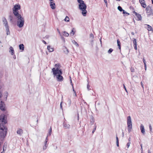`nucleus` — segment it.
Instances as JSON below:
<instances>
[{
  "mask_svg": "<svg viewBox=\"0 0 153 153\" xmlns=\"http://www.w3.org/2000/svg\"><path fill=\"white\" fill-rule=\"evenodd\" d=\"M8 115L7 111L4 112L0 116V137L3 139L7 134V128L5 125L7 123V117Z\"/></svg>",
  "mask_w": 153,
  "mask_h": 153,
  "instance_id": "nucleus-1",
  "label": "nucleus"
},
{
  "mask_svg": "<svg viewBox=\"0 0 153 153\" xmlns=\"http://www.w3.org/2000/svg\"><path fill=\"white\" fill-rule=\"evenodd\" d=\"M13 14L17 18L18 21L17 22V26L19 27H22L24 25V20L23 17H22L18 11H16L13 12Z\"/></svg>",
  "mask_w": 153,
  "mask_h": 153,
  "instance_id": "nucleus-2",
  "label": "nucleus"
},
{
  "mask_svg": "<svg viewBox=\"0 0 153 153\" xmlns=\"http://www.w3.org/2000/svg\"><path fill=\"white\" fill-rule=\"evenodd\" d=\"M79 8L82 10V14L84 16H85L87 13V11L86 10L87 6L86 4L85 3L82 4L81 5H79Z\"/></svg>",
  "mask_w": 153,
  "mask_h": 153,
  "instance_id": "nucleus-3",
  "label": "nucleus"
},
{
  "mask_svg": "<svg viewBox=\"0 0 153 153\" xmlns=\"http://www.w3.org/2000/svg\"><path fill=\"white\" fill-rule=\"evenodd\" d=\"M127 119L128 130V132L130 133L132 129V124L131 117L130 116H128Z\"/></svg>",
  "mask_w": 153,
  "mask_h": 153,
  "instance_id": "nucleus-4",
  "label": "nucleus"
},
{
  "mask_svg": "<svg viewBox=\"0 0 153 153\" xmlns=\"http://www.w3.org/2000/svg\"><path fill=\"white\" fill-rule=\"evenodd\" d=\"M59 66L60 64L59 63L56 64L55 66L56 68L55 69L54 68L52 69V71L53 72V74L54 76H56L58 73V71H59L60 70L59 69Z\"/></svg>",
  "mask_w": 153,
  "mask_h": 153,
  "instance_id": "nucleus-5",
  "label": "nucleus"
},
{
  "mask_svg": "<svg viewBox=\"0 0 153 153\" xmlns=\"http://www.w3.org/2000/svg\"><path fill=\"white\" fill-rule=\"evenodd\" d=\"M58 73L56 76V78L57 80L58 81H62L63 80V76L61 75L62 74V69H60V70L59 71Z\"/></svg>",
  "mask_w": 153,
  "mask_h": 153,
  "instance_id": "nucleus-6",
  "label": "nucleus"
},
{
  "mask_svg": "<svg viewBox=\"0 0 153 153\" xmlns=\"http://www.w3.org/2000/svg\"><path fill=\"white\" fill-rule=\"evenodd\" d=\"M146 10L147 14V16L149 17L153 15V10L152 7L149 6H148L146 8Z\"/></svg>",
  "mask_w": 153,
  "mask_h": 153,
  "instance_id": "nucleus-7",
  "label": "nucleus"
},
{
  "mask_svg": "<svg viewBox=\"0 0 153 153\" xmlns=\"http://www.w3.org/2000/svg\"><path fill=\"white\" fill-rule=\"evenodd\" d=\"M1 102H0V109L4 112L7 111L6 109V105L4 102L0 99Z\"/></svg>",
  "mask_w": 153,
  "mask_h": 153,
  "instance_id": "nucleus-8",
  "label": "nucleus"
},
{
  "mask_svg": "<svg viewBox=\"0 0 153 153\" xmlns=\"http://www.w3.org/2000/svg\"><path fill=\"white\" fill-rule=\"evenodd\" d=\"M133 13L136 16V19L137 20L140 21L142 19V16L140 14L135 11H134Z\"/></svg>",
  "mask_w": 153,
  "mask_h": 153,
  "instance_id": "nucleus-9",
  "label": "nucleus"
},
{
  "mask_svg": "<svg viewBox=\"0 0 153 153\" xmlns=\"http://www.w3.org/2000/svg\"><path fill=\"white\" fill-rule=\"evenodd\" d=\"M20 6L19 5H15L13 9V12L16 11V12L18 11V10L20 9Z\"/></svg>",
  "mask_w": 153,
  "mask_h": 153,
  "instance_id": "nucleus-10",
  "label": "nucleus"
},
{
  "mask_svg": "<svg viewBox=\"0 0 153 153\" xmlns=\"http://www.w3.org/2000/svg\"><path fill=\"white\" fill-rule=\"evenodd\" d=\"M63 125L65 129H69L70 127V125L65 122L63 123Z\"/></svg>",
  "mask_w": 153,
  "mask_h": 153,
  "instance_id": "nucleus-11",
  "label": "nucleus"
},
{
  "mask_svg": "<svg viewBox=\"0 0 153 153\" xmlns=\"http://www.w3.org/2000/svg\"><path fill=\"white\" fill-rule=\"evenodd\" d=\"M50 4L51 7L52 9L54 10L56 8L55 4L54 1H50Z\"/></svg>",
  "mask_w": 153,
  "mask_h": 153,
  "instance_id": "nucleus-12",
  "label": "nucleus"
},
{
  "mask_svg": "<svg viewBox=\"0 0 153 153\" xmlns=\"http://www.w3.org/2000/svg\"><path fill=\"white\" fill-rule=\"evenodd\" d=\"M3 22L5 27H9L7 22L5 18H4L3 19Z\"/></svg>",
  "mask_w": 153,
  "mask_h": 153,
  "instance_id": "nucleus-13",
  "label": "nucleus"
},
{
  "mask_svg": "<svg viewBox=\"0 0 153 153\" xmlns=\"http://www.w3.org/2000/svg\"><path fill=\"white\" fill-rule=\"evenodd\" d=\"M140 129L141 131V133L143 134H145V130L144 128L143 125L142 124H141L140 126Z\"/></svg>",
  "mask_w": 153,
  "mask_h": 153,
  "instance_id": "nucleus-14",
  "label": "nucleus"
},
{
  "mask_svg": "<svg viewBox=\"0 0 153 153\" xmlns=\"http://www.w3.org/2000/svg\"><path fill=\"white\" fill-rule=\"evenodd\" d=\"M23 131L21 128H19L17 131V133L18 134L21 135L23 133Z\"/></svg>",
  "mask_w": 153,
  "mask_h": 153,
  "instance_id": "nucleus-15",
  "label": "nucleus"
},
{
  "mask_svg": "<svg viewBox=\"0 0 153 153\" xmlns=\"http://www.w3.org/2000/svg\"><path fill=\"white\" fill-rule=\"evenodd\" d=\"M47 49L49 52H52L54 51L53 48H51L50 45L47 46Z\"/></svg>",
  "mask_w": 153,
  "mask_h": 153,
  "instance_id": "nucleus-16",
  "label": "nucleus"
},
{
  "mask_svg": "<svg viewBox=\"0 0 153 153\" xmlns=\"http://www.w3.org/2000/svg\"><path fill=\"white\" fill-rule=\"evenodd\" d=\"M75 32V29L74 28H73L71 32L70 33V34L71 35H72V36H73Z\"/></svg>",
  "mask_w": 153,
  "mask_h": 153,
  "instance_id": "nucleus-17",
  "label": "nucleus"
},
{
  "mask_svg": "<svg viewBox=\"0 0 153 153\" xmlns=\"http://www.w3.org/2000/svg\"><path fill=\"white\" fill-rule=\"evenodd\" d=\"M4 98L5 100L6 101L7 100V98L8 96V94L7 91H5L4 92Z\"/></svg>",
  "mask_w": 153,
  "mask_h": 153,
  "instance_id": "nucleus-18",
  "label": "nucleus"
},
{
  "mask_svg": "<svg viewBox=\"0 0 153 153\" xmlns=\"http://www.w3.org/2000/svg\"><path fill=\"white\" fill-rule=\"evenodd\" d=\"M19 49L20 50H24V45L23 44H21L19 45Z\"/></svg>",
  "mask_w": 153,
  "mask_h": 153,
  "instance_id": "nucleus-19",
  "label": "nucleus"
},
{
  "mask_svg": "<svg viewBox=\"0 0 153 153\" xmlns=\"http://www.w3.org/2000/svg\"><path fill=\"white\" fill-rule=\"evenodd\" d=\"M10 48V51L11 52V54L12 55H13L14 54V51L13 48L12 47H11Z\"/></svg>",
  "mask_w": 153,
  "mask_h": 153,
  "instance_id": "nucleus-20",
  "label": "nucleus"
},
{
  "mask_svg": "<svg viewBox=\"0 0 153 153\" xmlns=\"http://www.w3.org/2000/svg\"><path fill=\"white\" fill-rule=\"evenodd\" d=\"M117 45L118 46V48L120 49H121V43L120 40L119 39H117Z\"/></svg>",
  "mask_w": 153,
  "mask_h": 153,
  "instance_id": "nucleus-21",
  "label": "nucleus"
},
{
  "mask_svg": "<svg viewBox=\"0 0 153 153\" xmlns=\"http://www.w3.org/2000/svg\"><path fill=\"white\" fill-rule=\"evenodd\" d=\"M5 28H6V30L7 31V33H6L7 35H10V32L9 31V27H6Z\"/></svg>",
  "mask_w": 153,
  "mask_h": 153,
  "instance_id": "nucleus-22",
  "label": "nucleus"
},
{
  "mask_svg": "<svg viewBox=\"0 0 153 153\" xmlns=\"http://www.w3.org/2000/svg\"><path fill=\"white\" fill-rule=\"evenodd\" d=\"M94 118L93 117H92V118H91V120L90 123L91 125H92L94 123Z\"/></svg>",
  "mask_w": 153,
  "mask_h": 153,
  "instance_id": "nucleus-23",
  "label": "nucleus"
},
{
  "mask_svg": "<svg viewBox=\"0 0 153 153\" xmlns=\"http://www.w3.org/2000/svg\"><path fill=\"white\" fill-rule=\"evenodd\" d=\"M141 5L142 6L143 8H145L146 7V5L145 3V2H143L141 3H140Z\"/></svg>",
  "mask_w": 153,
  "mask_h": 153,
  "instance_id": "nucleus-24",
  "label": "nucleus"
},
{
  "mask_svg": "<svg viewBox=\"0 0 153 153\" xmlns=\"http://www.w3.org/2000/svg\"><path fill=\"white\" fill-rule=\"evenodd\" d=\"M141 5L142 6L143 8H145L146 7V5L145 3V2H143L141 3H140Z\"/></svg>",
  "mask_w": 153,
  "mask_h": 153,
  "instance_id": "nucleus-25",
  "label": "nucleus"
},
{
  "mask_svg": "<svg viewBox=\"0 0 153 153\" xmlns=\"http://www.w3.org/2000/svg\"><path fill=\"white\" fill-rule=\"evenodd\" d=\"M63 35H64L65 36H67V37L69 35V33L68 32H67L65 31H63Z\"/></svg>",
  "mask_w": 153,
  "mask_h": 153,
  "instance_id": "nucleus-26",
  "label": "nucleus"
},
{
  "mask_svg": "<svg viewBox=\"0 0 153 153\" xmlns=\"http://www.w3.org/2000/svg\"><path fill=\"white\" fill-rule=\"evenodd\" d=\"M77 1L79 4V5H81V4L84 3L82 0H77Z\"/></svg>",
  "mask_w": 153,
  "mask_h": 153,
  "instance_id": "nucleus-27",
  "label": "nucleus"
},
{
  "mask_svg": "<svg viewBox=\"0 0 153 153\" xmlns=\"http://www.w3.org/2000/svg\"><path fill=\"white\" fill-rule=\"evenodd\" d=\"M72 43L75 45L76 47L79 46V45L78 43L74 40L72 41Z\"/></svg>",
  "mask_w": 153,
  "mask_h": 153,
  "instance_id": "nucleus-28",
  "label": "nucleus"
},
{
  "mask_svg": "<svg viewBox=\"0 0 153 153\" xmlns=\"http://www.w3.org/2000/svg\"><path fill=\"white\" fill-rule=\"evenodd\" d=\"M67 103L69 106H70L71 104V101L70 99H68L67 101Z\"/></svg>",
  "mask_w": 153,
  "mask_h": 153,
  "instance_id": "nucleus-29",
  "label": "nucleus"
},
{
  "mask_svg": "<svg viewBox=\"0 0 153 153\" xmlns=\"http://www.w3.org/2000/svg\"><path fill=\"white\" fill-rule=\"evenodd\" d=\"M116 140L117 146L118 147L119 146V140H118V138L117 135L116 136Z\"/></svg>",
  "mask_w": 153,
  "mask_h": 153,
  "instance_id": "nucleus-30",
  "label": "nucleus"
},
{
  "mask_svg": "<svg viewBox=\"0 0 153 153\" xmlns=\"http://www.w3.org/2000/svg\"><path fill=\"white\" fill-rule=\"evenodd\" d=\"M9 18L10 20V22H13V16L11 15H10L9 17Z\"/></svg>",
  "mask_w": 153,
  "mask_h": 153,
  "instance_id": "nucleus-31",
  "label": "nucleus"
},
{
  "mask_svg": "<svg viewBox=\"0 0 153 153\" xmlns=\"http://www.w3.org/2000/svg\"><path fill=\"white\" fill-rule=\"evenodd\" d=\"M148 30L149 31L152 30V27L149 25H147Z\"/></svg>",
  "mask_w": 153,
  "mask_h": 153,
  "instance_id": "nucleus-32",
  "label": "nucleus"
},
{
  "mask_svg": "<svg viewBox=\"0 0 153 153\" xmlns=\"http://www.w3.org/2000/svg\"><path fill=\"white\" fill-rule=\"evenodd\" d=\"M136 39L135 38H133V43L134 44V45H137V42H136Z\"/></svg>",
  "mask_w": 153,
  "mask_h": 153,
  "instance_id": "nucleus-33",
  "label": "nucleus"
},
{
  "mask_svg": "<svg viewBox=\"0 0 153 153\" xmlns=\"http://www.w3.org/2000/svg\"><path fill=\"white\" fill-rule=\"evenodd\" d=\"M90 38L92 40H93L94 38V36L92 33H91L90 34Z\"/></svg>",
  "mask_w": 153,
  "mask_h": 153,
  "instance_id": "nucleus-34",
  "label": "nucleus"
},
{
  "mask_svg": "<svg viewBox=\"0 0 153 153\" xmlns=\"http://www.w3.org/2000/svg\"><path fill=\"white\" fill-rule=\"evenodd\" d=\"M118 9L120 12H122L123 11V9L122 7L120 6H118L117 7Z\"/></svg>",
  "mask_w": 153,
  "mask_h": 153,
  "instance_id": "nucleus-35",
  "label": "nucleus"
},
{
  "mask_svg": "<svg viewBox=\"0 0 153 153\" xmlns=\"http://www.w3.org/2000/svg\"><path fill=\"white\" fill-rule=\"evenodd\" d=\"M64 20L67 22H69V19L68 16H66L65 19Z\"/></svg>",
  "mask_w": 153,
  "mask_h": 153,
  "instance_id": "nucleus-36",
  "label": "nucleus"
},
{
  "mask_svg": "<svg viewBox=\"0 0 153 153\" xmlns=\"http://www.w3.org/2000/svg\"><path fill=\"white\" fill-rule=\"evenodd\" d=\"M51 132H52V128H51V127L50 128L49 130V136H50L51 135Z\"/></svg>",
  "mask_w": 153,
  "mask_h": 153,
  "instance_id": "nucleus-37",
  "label": "nucleus"
},
{
  "mask_svg": "<svg viewBox=\"0 0 153 153\" xmlns=\"http://www.w3.org/2000/svg\"><path fill=\"white\" fill-rule=\"evenodd\" d=\"M48 146L47 144H45V145L43 147V149L44 150H45L46 149Z\"/></svg>",
  "mask_w": 153,
  "mask_h": 153,
  "instance_id": "nucleus-38",
  "label": "nucleus"
},
{
  "mask_svg": "<svg viewBox=\"0 0 153 153\" xmlns=\"http://www.w3.org/2000/svg\"><path fill=\"white\" fill-rule=\"evenodd\" d=\"M113 51V49L112 48H110L108 51V53H111Z\"/></svg>",
  "mask_w": 153,
  "mask_h": 153,
  "instance_id": "nucleus-39",
  "label": "nucleus"
},
{
  "mask_svg": "<svg viewBox=\"0 0 153 153\" xmlns=\"http://www.w3.org/2000/svg\"><path fill=\"white\" fill-rule=\"evenodd\" d=\"M65 48L66 49V51H64V52H65V53L66 54H67L68 53V52H69L68 51V49H67L66 47H65Z\"/></svg>",
  "mask_w": 153,
  "mask_h": 153,
  "instance_id": "nucleus-40",
  "label": "nucleus"
},
{
  "mask_svg": "<svg viewBox=\"0 0 153 153\" xmlns=\"http://www.w3.org/2000/svg\"><path fill=\"white\" fill-rule=\"evenodd\" d=\"M72 89H73V91L74 92V93H75V96H76V91H75L74 90V86H72Z\"/></svg>",
  "mask_w": 153,
  "mask_h": 153,
  "instance_id": "nucleus-41",
  "label": "nucleus"
},
{
  "mask_svg": "<svg viewBox=\"0 0 153 153\" xmlns=\"http://www.w3.org/2000/svg\"><path fill=\"white\" fill-rule=\"evenodd\" d=\"M149 130H150V131L151 132L152 131V126H151V124H150L149 125Z\"/></svg>",
  "mask_w": 153,
  "mask_h": 153,
  "instance_id": "nucleus-42",
  "label": "nucleus"
},
{
  "mask_svg": "<svg viewBox=\"0 0 153 153\" xmlns=\"http://www.w3.org/2000/svg\"><path fill=\"white\" fill-rule=\"evenodd\" d=\"M130 143H131L130 142H128V143H127V146L128 148L130 146Z\"/></svg>",
  "mask_w": 153,
  "mask_h": 153,
  "instance_id": "nucleus-43",
  "label": "nucleus"
},
{
  "mask_svg": "<svg viewBox=\"0 0 153 153\" xmlns=\"http://www.w3.org/2000/svg\"><path fill=\"white\" fill-rule=\"evenodd\" d=\"M60 36H61V39L63 40V41L64 42H65V38L64 37H63L62 35H61Z\"/></svg>",
  "mask_w": 153,
  "mask_h": 153,
  "instance_id": "nucleus-44",
  "label": "nucleus"
},
{
  "mask_svg": "<svg viewBox=\"0 0 153 153\" xmlns=\"http://www.w3.org/2000/svg\"><path fill=\"white\" fill-rule=\"evenodd\" d=\"M62 102H61L60 104V108H61L62 110Z\"/></svg>",
  "mask_w": 153,
  "mask_h": 153,
  "instance_id": "nucleus-45",
  "label": "nucleus"
},
{
  "mask_svg": "<svg viewBox=\"0 0 153 153\" xmlns=\"http://www.w3.org/2000/svg\"><path fill=\"white\" fill-rule=\"evenodd\" d=\"M123 88H124V89H125V91H126V92H127L128 93V91H127V89H126V86H125V85L124 84H123Z\"/></svg>",
  "mask_w": 153,
  "mask_h": 153,
  "instance_id": "nucleus-46",
  "label": "nucleus"
},
{
  "mask_svg": "<svg viewBox=\"0 0 153 153\" xmlns=\"http://www.w3.org/2000/svg\"><path fill=\"white\" fill-rule=\"evenodd\" d=\"M134 49L136 50H137V45H134Z\"/></svg>",
  "mask_w": 153,
  "mask_h": 153,
  "instance_id": "nucleus-47",
  "label": "nucleus"
},
{
  "mask_svg": "<svg viewBox=\"0 0 153 153\" xmlns=\"http://www.w3.org/2000/svg\"><path fill=\"white\" fill-rule=\"evenodd\" d=\"M96 126H95V128H94V129H93L92 131V133H94V132L95 131V130H96Z\"/></svg>",
  "mask_w": 153,
  "mask_h": 153,
  "instance_id": "nucleus-48",
  "label": "nucleus"
},
{
  "mask_svg": "<svg viewBox=\"0 0 153 153\" xmlns=\"http://www.w3.org/2000/svg\"><path fill=\"white\" fill-rule=\"evenodd\" d=\"M90 87V86L88 84L87 85V88L88 90H90L89 88Z\"/></svg>",
  "mask_w": 153,
  "mask_h": 153,
  "instance_id": "nucleus-49",
  "label": "nucleus"
},
{
  "mask_svg": "<svg viewBox=\"0 0 153 153\" xmlns=\"http://www.w3.org/2000/svg\"><path fill=\"white\" fill-rule=\"evenodd\" d=\"M143 1H145L144 0H139V2L140 3L143 2Z\"/></svg>",
  "mask_w": 153,
  "mask_h": 153,
  "instance_id": "nucleus-50",
  "label": "nucleus"
},
{
  "mask_svg": "<svg viewBox=\"0 0 153 153\" xmlns=\"http://www.w3.org/2000/svg\"><path fill=\"white\" fill-rule=\"evenodd\" d=\"M140 84H141V86H142V87L143 88V83L142 82H140Z\"/></svg>",
  "mask_w": 153,
  "mask_h": 153,
  "instance_id": "nucleus-51",
  "label": "nucleus"
},
{
  "mask_svg": "<svg viewBox=\"0 0 153 153\" xmlns=\"http://www.w3.org/2000/svg\"><path fill=\"white\" fill-rule=\"evenodd\" d=\"M57 31H58V32H59V34H60V36H61V33H60V31H59V30L58 29H57Z\"/></svg>",
  "mask_w": 153,
  "mask_h": 153,
  "instance_id": "nucleus-52",
  "label": "nucleus"
},
{
  "mask_svg": "<svg viewBox=\"0 0 153 153\" xmlns=\"http://www.w3.org/2000/svg\"><path fill=\"white\" fill-rule=\"evenodd\" d=\"M42 41L45 44H46V42L44 40H42Z\"/></svg>",
  "mask_w": 153,
  "mask_h": 153,
  "instance_id": "nucleus-53",
  "label": "nucleus"
},
{
  "mask_svg": "<svg viewBox=\"0 0 153 153\" xmlns=\"http://www.w3.org/2000/svg\"><path fill=\"white\" fill-rule=\"evenodd\" d=\"M122 11L123 12V14H124L125 13H126V12L125 11V10H123V11Z\"/></svg>",
  "mask_w": 153,
  "mask_h": 153,
  "instance_id": "nucleus-54",
  "label": "nucleus"
},
{
  "mask_svg": "<svg viewBox=\"0 0 153 153\" xmlns=\"http://www.w3.org/2000/svg\"><path fill=\"white\" fill-rule=\"evenodd\" d=\"M143 62L144 63H146V61L144 58L143 59Z\"/></svg>",
  "mask_w": 153,
  "mask_h": 153,
  "instance_id": "nucleus-55",
  "label": "nucleus"
},
{
  "mask_svg": "<svg viewBox=\"0 0 153 153\" xmlns=\"http://www.w3.org/2000/svg\"><path fill=\"white\" fill-rule=\"evenodd\" d=\"M104 2L105 3V4H106L107 3V0H104Z\"/></svg>",
  "mask_w": 153,
  "mask_h": 153,
  "instance_id": "nucleus-56",
  "label": "nucleus"
},
{
  "mask_svg": "<svg viewBox=\"0 0 153 153\" xmlns=\"http://www.w3.org/2000/svg\"><path fill=\"white\" fill-rule=\"evenodd\" d=\"M48 141L45 140V144H47V143Z\"/></svg>",
  "mask_w": 153,
  "mask_h": 153,
  "instance_id": "nucleus-57",
  "label": "nucleus"
},
{
  "mask_svg": "<svg viewBox=\"0 0 153 153\" xmlns=\"http://www.w3.org/2000/svg\"><path fill=\"white\" fill-rule=\"evenodd\" d=\"M131 138L130 137H129L128 139V140L129 141V142H130L131 141Z\"/></svg>",
  "mask_w": 153,
  "mask_h": 153,
  "instance_id": "nucleus-58",
  "label": "nucleus"
},
{
  "mask_svg": "<svg viewBox=\"0 0 153 153\" xmlns=\"http://www.w3.org/2000/svg\"><path fill=\"white\" fill-rule=\"evenodd\" d=\"M124 14H125V15H129V13H128L126 12V13H125Z\"/></svg>",
  "mask_w": 153,
  "mask_h": 153,
  "instance_id": "nucleus-59",
  "label": "nucleus"
},
{
  "mask_svg": "<svg viewBox=\"0 0 153 153\" xmlns=\"http://www.w3.org/2000/svg\"><path fill=\"white\" fill-rule=\"evenodd\" d=\"M71 81V85H72V86H73V84L72 82V80H71V81Z\"/></svg>",
  "mask_w": 153,
  "mask_h": 153,
  "instance_id": "nucleus-60",
  "label": "nucleus"
},
{
  "mask_svg": "<svg viewBox=\"0 0 153 153\" xmlns=\"http://www.w3.org/2000/svg\"><path fill=\"white\" fill-rule=\"evenodd\" d=\"M45 140H46V141H48V136L46 138V139H45Z\"/></svg>",
  "mask_w": 153,
  "mask_h": 153,
  "instance_id": "nucleus-61",
  "label": "nucleus"
},
{
  "mask_svg": "<svg viewBox=\"0 0 153 153\" xmlns=\"http://www.w3.org/2000/svg\"><path fill=\"white\" fill-rule=\"evenodd\" d=\"M131 34L133 35H134V32H131Z\"/></svg>",
  "mask_w": 153,
  "mask_h": 153,
  "instance_id": "nucleus-62",
  "label": "nucleus"
},
{
  "mask_svg": "<svg viewBox=\"0 0 153 153\" xmlns=\"http://www.w3.org/2000/svg\"><path fill=\"white\" fill-rule=\"evenodd\" d=\"M144 67H146V63H144Z\"/></svg>",
  "mask_w": 153,
  "mask_h": 153,
  "instance_id": "nucleus-63",
  "label": "nucleus"
},
{
  "mask_svg": "<svg viewBox=\"0 0 153 153\" xmlns=\"http://www.w3.org/2000/svg\"><path fill=\"white\" fill-rule=\"evenodd\" d=\"M148 153H151L150 151L149 150H148Z\"/></svg>",
  "mask_w": 153,
  "mask_h": 153,
  "instance_id": "nucleus-64",
  "label": "nucleus"
}]
</instances>
